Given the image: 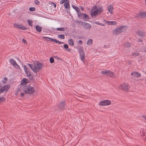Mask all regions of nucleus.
I'll return each instance as SVG.
<instances>
[{"label":"nucleus","instance_id":"a878e982","mask_svg":"<svg viewBox=\"0 0 146 146\" xmlns=\"http://www.w3.org/2000/svg\"><path fill=\"white\" fill-rule=\"evenodd\" d=\"M34 92H25V93H21V96L22 97L24 95L25 93H26V94H32Z\"/></svg>","mask_w":146,"mask_h":146},{"label":"nucleus","instance_id":"f704fd0d","mask_svg":"<svg viewBox=\"0 0 146 146\" xmlns=\"http://www.w3.org/2000/svg\"><path fill=\"white\" fill-rule=\"evenodd\" d=\"M142 14V17H146V11L143 13L141 12Z\"/></svg>","mask_w":146,"mask_h":146},{"label":"nucleus","instance_id":"f8f14e48","mask_svg":"<svg viewBox=\"0 0 146 146\" xmlns=\"http://www.w3.org/2000/svg\"><path fill=\"white\" fill-rule=\"evenodd\" d=\"M10 86L9 84H7L1 86V90L0 91H7L10 88Z\"/></svg>","mask_w":146,"mask_h":146},{"label":"nucleus","instance_id":"5701e85b","mask_svg":"<svg viewBox=\"0 0 146 146\" xmlns=\"http://www.w3.org/2000/svg\"><path fill=\"white\" fill-rule=\"evenodd\" d=\"M113 9V7L112 6L109 5V6L108 7V10L109 12L111 13H112V11Z\"/></svg>","mask_w":146,"mask_h":146},{"label":"nucleus","instance_id":"6e6552de","mask_svg":"<svg viewBox=\"0 0 146 146\" xmlns=\"http://www.w3.org/2000/svg\"><path fill=\"white\" fill-rule=\"evenodd\" d=\"M111 103V101L107 100L100 101L99 102V104L102 106H106L110 105Z\"/></svg>","mask_w":146,"mask_h":146},{"label":"nucleus","instance_id":"4be33fe9","mask_svg":"<svg viewBox=\"0 0 146 146\" xmlns=\"http://www.w3.org/2000/svg\"><path fill=\"white\" fill-rule=\"evenodd\" d=\"M36 30L38 32H40L42 31V28L39 25H38L36 26Z\"/></svg>","mask_w":146,"mask_h":146},{"label":"nucleus","instance_id":"e433bc0d","mask_svg":"<svg viewBox=\"0 0 146 146\" xmlns=\"http://www.w3.org/2000/svg\"><path fill=\"white\" fill-rule=\"evenodd\" d=\"M54 59L52 57H51L50 58V62L51 63H53L54 62Z\"/></svg>","mask_w":146,"mask_h":146},{"label":"nucleus","instance_id":"4c0bfd02","mask_svg":"<svg viewBox=\"0 0 146 146\" xmlns=\"http://www.w3.org/2000/svg\"><path fill=\"white\" fill-rule=\"evenodd\" d=\"M29 10L31 11H34L35 10V8L33 7H30L29 8Z\"/></svg>","mask_w":146,"mask_h":146},{"label":"nucleus","instance_id":"cd10ccee","mask_svg":"<svg viewBox=\"0 0 146 146\" xmlns=\"http://www.w3.org/2000/svg\"><path fill=\"white\" fill-rule=\"evenodd\" d=\"M26 65L27 66H28L33 71V70L34 69V66H33L32 64L27 63L26 64Z\"/></svg>","mask_w":146,"mask_h":146},{"label":"nucleus","instance_id":"3c124183","mask_svg":"<svg viewBox=\"0 0 146 146\" xmlns=\"http://www.w3.org/2000/svg\"><path fill=\"white\" fill-rule=\"evenodd\" d=\"M100 25H101L102 26H105V25L104 24H103L102 23H100Z\"/></svg>","mask_w":146,"mask_h":146},{"label":"nucleus","instance_id":"9d476101","mask_svg":"<svg viewBox=\"0 0 146 146\" xmlns=\"http://www.w3.org/2000/svg\"><path fill=\"white\" fill-rule=\"evenodd\" d=\"M82 25L84 28L87 30L90 29L91 27V25L89 23L85 22H81Z\"/></svg>","mask_w":146,"mask_h":146},{"label":"nucleus","instance_id":"39448f33","mask_svg":"<svg viewBox=\"0 0 146 146\" xmlns=\"http://www.w3.org/2000/svg\"><path fill=\"white\" fill-rule=\"evenodd\" d=\"M101 73L110 78H112L114 75V73L110 70L102 71L101 72Z\"/></svg>","mask_w":146,"mask_h":146},{"label":"nucleus","instance_id":"ea45409f","mask_svg":"<svg viewBox=\"0 0 146 146\" xmlns=\"http://www.w3.org/2000/svg\"><path fill=\"white\" fill-rule=\"evenodd\" d=\"M63 47L65 49H68V46L66 44H65L63 45Z\"/></svg>","mask_w":146,"mask_h":146},{"label":"nucleus","instance_id":"ddd939ff","mask_svg":"<svg viewBox=\"0 0 146 146\" xmlns=\"http://www.w3.org/2000/svg\"><path fill=\"white\" fill-rule=\"evenodd\" d=\"M131 75L133 76L134 77L136 78H138L141 76V74L139 72L134 71L131 73Z\"/></svg>","mask_w":146,"mask_h":146},{"label":"nucleus","instance_id":"f257e3e1","mask_svg":"<svg viewBox=\"0 0 146 146\" xmlns=\"http://www.w3.org/2000/svg\"><path fill=\"white\" fill-rule=\"evenodd\" d=\"M103 11L102 7L99 6V8H98L96 6H94L91 9L90 11L91 16L94 17L101 14Z\"/></svg>","mask_w":146,"mask_h":146},{"label":"nucleus","instance_id":"f03ea898","mask_svg":"<svg viewBox=\"0 0 146 146\" xmlns=\"http://www.w3.org/2000/svg\"><path fill=\"white\" fill-rule=\"evenodd\" d=\"M126 27L125 26H121L113 30V33L114 35H118L121 33L123 32L126 31Z\"/></svg>","mask_w":146,"mask_h":146},{"label":"nucleus","instance_id":"f3484780","mask_svg":"<svg viewBox=\"0 0 146 146\" xmlns=\"http://www.w3.org/2000/svg\"><path fill=\"white\" fill-rule=\"evenodd\" d=\"M65 7L67 10L69 9L70 8L69 1H67L64 4Z\"/></svg>","mask_w":146,"mask_h":146},{"label":"nucleus","instance_id":"bb28decb","mask_svg":"<svg viewBox=\"0 0 146 146\" xmlns=\"http://www.w3.org/2000/svg\"><path fill=\"white\" fill-rule=\"evenodd\" d=\"M23 67L24 68V70L25 73L30 71L29 70V69L27 66V65H24Z\"/></svg>","mask_w":146,"mask_h":146},{"label":"nucleus","instance_id":"13d9d810","mask_svg":"<svg viewBox=\"0 0 146 146\" xmlns=\"http://www.w3.org/2000/svg\"><path fill=\"white\" fill-rule=\"evenodd\" d=\"M100 23H99V22L98 21L96 23V24L97 25H99L100 24Z\"/></svg>","mask_w":146,"mask_h":146},{"label":"nucleus","instance_id":"473e14b6","mask_svg":"<svg viewBox=\"0 0 146 146\" xmlns=\"http://www.w3.org/2000/svg\"><path fill=\"white\" fill-rule=\"evenodd\" d=\"M140 17L141 18H142V14L141 12L138 13L135 16V17L136 18H139Z\"/></svg>","mask_w":146,"mask_h":146},{"label":"nucleus","instance_id":"338daca9","mask_svg":"<svg viewBox=\"0 0 146 146\" xmlns=\"http://www.w3.org/2000/svg\"><path fill=\"white\" fill-rule=\"evenodd\" d=\"M145 2H146V0H145Z\"/></svg>","mask_w":146,"mask_h":146},{"label":"nucleus","instance_id":"20e7f679","mask_svg":"<svg viewBox=\"0 0 146 146\" xmlns=\"http://www.w3.org/2000/svg\"><path fill=\"white\" fill-rule=\"evenodd\" d=\"M78 49V52L79 53L80 59L83 62L85 59V56L83 49L82 47H80Z\"/></svg>","mask_w":146,"mask_h":146},{"label":"nucleus","instance_id":"4d7b16f0","mask_svg":"<svg viewBox=\"0 0 146 146\" xmlns=\"http://www.w3.org/2000/svg\"><path fill=\"white\" fill-rule=\"evenodd\" d=\"M142 117L145 119L146 120V116L145 115H144L143 116H142Z\"/></svg>","mask_w":146,"mask_h":146},{"label":"nucleus","instance_id":"a18cd8bd","mask_svg":"<svg viewBox=\"0 0 146 146\" xmlns=\"http://www.w3.org/2000/svg\"><path fill=\"white\" fill-rule=\"evenodd\" d=\"M65 2V1L64 0H62L60 2V4H62L64 3Z\"/></svg>","mask_w":146,"mask_h":146},{"label":"nucleus","instance_id":"49530a36","mask_svg":"<svg viewBox=\"0 0 146 146\" xmlns=\"http://www.w3.org/2000/svg\"><path fill=\"white\" fill-rule=\"evenodd\" d=\"M78 43H79L81 44H83V42L82 40H79L78 42Z\"/></svg>","mask_w":146,"mask_h":146},{"label":"nucleus","instance_id":"7c9ffc66","mask_svg":"<svg viewBox=\"0 0 146 146\" xmlns=\"http://www.w3.org/2000/svg\"><path fill=\"white\" fill-rule=\"evenodd\" d=\"M58 36L59 38L62 39H64L65 38L64 35L63 34L59 35Z\"/></svg>","mask_w":146,"mask_h":146},{"label":"nucleus","instance_id":"dca6fc26","mask_svg":"<svg viewBox=\"0 0 146 146\" xmlns=\"http://www.w3.org/2000/svg\"><path fill=\"white\" fill-rule=\"evenodd\" d=\"M27 76L31 80H33V76L31 74V72L29 71L25 73Z\"/></svg>","mask_w":146,"mask_h":146},{"label":"nucleus","instance_id":"de8ad7c7","mask_svg":"<svg viewBox=\"0 0 146 146\" xmlns=\"http://www.w3.org/2000/svg\"><path fill=\"white\" fill-rule=\"evenodd\" d=\"M2 82L3 84H5L7 83L6 81L2 80L1 81Z\"/></svg>","mask_w":146,"mask_h":146},{"label":"nucleus","instance_id":"72a5a7b5","mask_svg":"<svg viewBox=\"0 0 146 146\" xmlns=\"http://www.w3.org/2000/svg\"><path fill=\"white\" fill-rule=\"evenodd\" d=\"M64 28L63 27V28H58L56 29V30L60 31H64Z\"/></svg>","mask_w":146,"mask_h":146},{"label":"nucleus","instance_id":"69168bd1","mask_svg":"<svg viewBox=\"0 0 146 146\" xmlns=\"http://www.w3.org/2000/svg\"><path fill=\"white\" fill-rule=\"evenodd\" d=\"M0 92V94L2 92Z\"/></svg>","mask_w":146,"mask_h":146},{"label":"nucleus","instance_id":"423d86ee","mask_svg":"<svg viewBox=\"0 0 146 146\" xmlns=\"http://www.w3.org/2000/svg\"><path fill=\"white\" fill-rule=\"evenodd\" d=\"M66 102L65 100H63L60 102L58 108L60 110H63L65 109V107L66 106Z\"/></svg>","mask_w":146,"mask_h":146},{"label":"nucleus","instance_id":"393cba45","mask_svg":"<svg viewBox=\"0 0 146 146\" xmlns=\"http://www.w3.org/2000/svg\"><path fill=\"white\" fill-rule=\"evenodd\" d=\"M19 26L18 27V28L22 30H25L26 29H27L28 28H27L23 26H21V25H19Z\"/></svg>","mask_w":146,"mask_h":146},{"label":"nucleus","instance_id":"6ab92c4d","mask_svg":"<svg viewBox=\"0 0 146 146\" xmlns=\"http://www.w3.org/2000/svg\"><path fill=\"white\" fill-rule=\"evenodd\" d=\"M131 45V44L130 42H126L124 44V47L127 48H129Z\"/></svg>","mask_w":146,"mask_h":146},{"label":"nucleus","instance_id":"052dcab7","mask_svg":"<svg viewBox=\"0 0 146 146\" xmlns=\"http://www.w3.org/2000/svg\"><path fill=\"white\" fill-rule=\"evenodd\" d=\"M50 40V39H48L47 38V39H46V41H51V40Z\"/></svg>","mask_w":146,"mask_h":146},{"label":"nucleus","instance_id":"0e129e2a","mask_svg":"<svg viewBox=\"0 0 146 146\" xmlns=\"http://www.w3.org/2000/svg\"><path fill=\"white\" fill-rule=\"evenodd\" d=\"M51 2H49V4H51V5H52L53 3H52Z\"/></svg>","mask_w":146,"mask_h":146},{"label":"nucleus","instance_id":"0eeeda50","mask_svg":"<svg viewBox=\"0 0 146 146\" xmlns=\"http://www.w3.org/2000/svg\"><path fill=\"white\" fill-rule=\"evenodd\" d=\"M78 15L79 18L83 19L86 21H87L89 19L88 15L86 13H80L78 14Z\"/></svg>","mask_w":146,"mask_h":146},{"label":"nucleus","instance_id":"c9c22d12","mask_svg":"<svg viewBox=\"0 0 146 146\" xmlns=\"http://www.w3.org/2000/svg\"><path fill=\"white\" fill-rule=\"evenodd\" d=\"M5 99L4 97H1L0 98V104L3 101H5Z\"/></svg>","mask_w":146,"mask_h":146},{"label":"nucleus","instance_id":"2eb2a0df","mask_svg":"<svg viewBox=\"0 0 146 146\" xmlns=\"http://www.w3.org/2000/svg\"><path fill=\"white\" fill-rule=\"evenodd\" d=\"M136 34L138 36L143 37L145 36V33L142 31H139L136 32Z\"/></svg>","mask_w":146,"mask_h":146},{"label":"nucleus","instance_id":"e2e57ef3","mask_svg":"<svg viewBox=\"0 0 146 146\" xmlns=\"http://www.w3.org/2000/svg\"><path fill=\"white\" fill-rule=\"evenodd\" d=\"M143 51L145 52H146V48L143 49Z\"/></svg>","mask_w":146,"mask_h":146},{"label":"nucleus","instance_id":"79ce46f5","mask_svg":"<svg viewBox=\"0 0 146 146\" xmlns=\"http://www.w3.org/2000/svg\"><path fill=\"white\" fill-rule=\"evenodd\" d=\"M35 3L37 5H38L39 4V1L37 0H35Z\"/></svg>","mask_w":146,"mask_h":146},{"label":"nucleus","instance_id":"a211bd4d","mask_svg":"<svg viewBox=\"0 0 146 146\" xmlns=\"http://www.w3.org/2000/svg\"><path fill=\"white\" fill-rule=\"evenodd\" d=\"M28 79L26 78H23L21 82V84L24 85L26 84L28 82Z\"/></svg>","mask_w":146,"mask_h":146},{"label":"nucleus","instance_id":"2f4dec72","mask_svg":"<svg viewBox=\"0 0 146 146\" xmlns=\"http://www.w3.org/2000/svg\"><path fill=\"white\" fill-rule=\"evenodd\" d=\"M29 25L31 27L33 26V22L31 20H28L27 21Z\"/></svg>","mask_w":146,"mask_h":146},{"label":"nucleus","instance_id":"c03bdc74","mask_svg":"<svg viewBox=\"0 0 146 146\" xmlns=\"http://www.w3.org/2000/svg\"><path fill=\"white\" fill-rule=\"evenodd\" d=\"M14 25L15 27H16L18 28L19 27V25H18L17 24H14Z\"/></svg>","mask_w":146,"mask_h":146},{"label":"nucleus","instance_id":"aec40b11","mask_svg":"<svg viewBox=\"0 0 146 146\" xmlns=\"http://www.w3.org/2000/svg\"><path fill=\"white\" fill-rule=\"evenodd\" d=\"M28 91H35L34 88L30 86H29L27 88Z\"/></svg>","mask_w":146,"mask_h":146},{"label":"nucleus","instance_id":"7ed1b4c3","mask_svg":"<svg viewBox=\"0 0 146 146\" xmlns=\"http://www.w3.org/2000/svg\"><path fill=\"white\" fill-rule=\"evenodd\" d=\"M42 64L40 63L36 62L34 63V69L33 72H38L40 70L41 68Z\"/></svg>","mask_w":146,"mask_h":146},{"label":"nucleus","instance_id":"864d4df0","mask_svg":"<svg viewBox=\"0 0 146 146\" xmlns=\"http://www.w3.org/2000/svg\"><path fill=\"white\" fill-rule=\"evenodd\" d=\"M3 79L5 80V81H6L8 80L7 78L6 77L4 78Z\"/></svg>","mask_w":146,"mask_h":146},{"label":"nucleus","instance_id":"5fc2aeb1","mask_svg":"<svg viewBox=\"0 0 146 146\" xmlns=\"http://www.w3.org/2000/svg\"><path fill=\"white\" fill-rule=\"evenodd\" d=\"M66 50L68 52H70L71 51V50L70 48H68Z\"/></svg>","mask_w":146,"mask_h":146},{"label":"nucleus","instance_id":"9b49d317","mask_svg":"<svg viewBox=\"0 0 146 146\" xmlns=\"http://www.w3.org/2000/svg\"><path fill=\"white\" fill-rule=\"evenodd\" d=\"M121 88L123 90H127L128 91L129 88V86L127 83H125L121 85Z\"/></svg>","mask_w":146,"mask_h":146},{"label":"nucleus","instance_id":"8fccbe9b","mask_svg":"<svg viewBox=\"0 0 146 146\" xmlns=\"http://www.w3.org/2000/svg\"><path fill=\"white\" fill-rule=\"evenodd\" d=\"M52 3H53V6L55 8L56 7V5L55 3H54L53 2H51Z\"/></svg>","mask_w":146,"mask_h":146},{"label":"nucleus","instance_id":"1a4fd4ad","mask_svg":"<svg viewBox=\"0 0 146 146\" xmlns=\"http://www.w3.org/2000/svg\"><path fill=\"white\" fill-rule=\"evenodd\" d=\"M9 61L13 65L15 68L18 69H20V67L19 65L17 63L16 61L13 59L10 58L9 59Z\"/></svg>","mask_w":146,"mask_h":146},{"label":"nucleus","instance_id":"680f3d73","mask_svg":"<svg viewBox=\"0 0 146 146\" xmlns=\"http://www.w3.org/2000/svg\"><path fill=\"white\" fill-rule=\"evenodd\" d=\"M19 92H16V93L15 94L16 95H17V96H18L17 95V94H18V93H19Z\"/></svg>","mask_w":146,"mask_h":146},{"label":"nucleus","instance_id":"b1692460","mask_svg":"<svg viewBox=\"0 0 146 146\" xmlns=\"http://www.w3.org/2000/svg\"><path fill=\"white\" fill-rule=\"evenodd\" d=\"M68 43L71 46H73L74 44L73 40L71 39L68 40Z\"/></svg>","mask_w":146,"mask_h":146},{"label":"nucleus","instance_id":"58836bf2","mask_svg":"<svg viewBox=\"0 0 146 146\" xmlns=\"http://www.w3.org/2000/svg\"><path fill=\"white\" fill-rule=\"evenodd\" d=\"M132 55H135L136 56H139V54L138 52H135L132 54Z\"/></svg>","mask_w":146,"mask_h":146},{"label":"nucleus","instance_id":"bf43d9fd","mask_svg":"<svg viewBox=\"0 0 146 146\" xmlns=\"http://www.w3.org/2000/svg\"><path fill=\"white\" fill-rule=\"evenodd\" d=\"M81 9L82 10H84V8L82 6L81 7Z\"/></svg>","mask_w":146,"mask_h":146},{"label":"nucleus","instance_id":"603ef678","mask_svg":"<svg viewBox=\"0 0 146 146\" xmlns=\"http://www.w3.org/2000/svg\"><path fill=\"white\" fill-rule=\"evenodd\" d=\"M138 41L139 42H143V40H142L141 39L139 38L138 39Z\"/></svg>","mask_w":146,"mask_h":146},{"label":"nucleus","instance_id":"774afa93","mask_svg":"<svg viewBox=\"0 0 146 146\" xmlns=\"http://www.w3.org/2000/svg\"><path fill=\"white\" fill-rule=\"evenodd\" d=\"M104 46H105V47H106V45H105Z\"/></svg>","mask_w":146,"mask_h":146},{"label":"nucleus","instance_id":"09e8293b","mask_svg":"<svg viewBox=\"0 0 146 146\" xmlns=\"http://www.w3.org/2000/svg\"><path fill=\"white\" fill-rule=\"evenodd\" d=\"M103 21L104 22V23H105L106 24L108 23V22H109V21H106L105 19H104L103 20Z\"/></svg>","mask_w":146,"mask_h":146},{"label":"nucleus","instance_id":"6e6d98bb","mask_svg":"<svg viewBox=\"0 0 146 146\" xmlns=\"http://www.w3.org/2000/svg\"><path fill=\"white\" fill-rule=\"evenodd\" d=\"M2 86V84L1 83H0V91L1 90V86Z\"/></svg>","mask_w":146,"mask_h":146},{"label":"nucleus","instance_id":"c85d7f7f","mask_svg":"<svg viewBox=\"0 0 146 146\" xmlns=\"http://www.w3.org/2000/svg\"><path fill=\"white\" fill-rule=\"evenodd\" d=\"M108 23V25H116L117 23L116 22L114 21H109Z\"/></svg>","mask_w":146,"mask_h":146},{"label":"nucleus","instance_id":"4468645a","mask_svg":"<svg viewBox=\"0 0 146 146\" xmlns=\"http://www.w3.org/2000/svg\"><path fill=\"white\" fill-rule=\"evenodd\" d=\"M47 38L48 39H50L51 41L52 42H54L56 43H57L59 44H64V42H60L57 40L56 39L46 37V39H47Z\"/></svg>","mask_w":146,"mask_h":146},{"label":"nucleus","instance_id":"c756f323","mask_svg":"<svg viewBox=\"0 0 146 146\" xmlns=\"http://www.w3.org/2000/svg\"><path fill=\"white\" fill-rule=\"evenodd\" d=\"M92 43L93 40L91 39H88L87 42V44L88 45L91 44Z\"/></svg>","mask_w":146,"mask_h":146},{"label":"nucleus","instance_id":"37998d69","mask_svg":"<svg viewBox=\"0 0 146 146\" xmlns=\"http://www.w3.org/2000/svg\"><path fill=\"white\" fill-rule=\"evenodd\" d=\"M22 42L24 43H26L27 41L24 38H23L22 40Z\"/></svg>","mask_w":146,"mask_h":146},{"label":"nucleus","instance_id":"a19ab883","mask_svg":"<svg viewBox=\"0 0 146 146\" xmlns=\"http://www.w3.org/2000/svg\"><path fill=\"white\" fill-rule=\"evenodd\" d=\"M54 57V58H56V59L59 60H60V61H63V60L62 59H61V58H59L58 57H57V56H55Z\"/></svg>","mask_w":146,"mask_h":146},{"label":"nucleus","instance_id":"412c9836","mask_svg":"<svg viewBox=\"0 0 146 146\" xmlns=\"http://www.w3.org/2000/svg\"><path fill=\"white\" fill-rule=\"evenodd\" d=\"M72 6L73 8L76 11L78 14L79 13V12H80V10L79 9L78 7L74 5H72Z\"/></svg>","mask_w":146,"mask_h":146}]
</instances>
